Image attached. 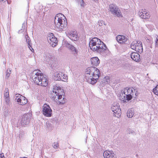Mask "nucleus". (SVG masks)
<instances>
[{"label": "nucleus", "mask_w": 158, "mask_h": 158, "mask_svg": "<svg viewBox=\"0 0 158 158\" xmlns=\"http://www.w3.org/2000/svg\"><path fill=\"white\" fill-rule=\"evenodd\" d=\"M93 1H98V0H93Z\"/></svg>", "instance_id": "42"}, {"label": "nucleus", "mask_w": 158, "mask_h": 158, "mask_svg": "<svg viewBox=\"0 0 158 158\" xmlns=\"http://www.w3.org/2000/svg\"><path fill=\"white\" fill-rule=\"evenodd\" d=\"M5 102L7 104H9L10 102L9 97H5Z\"/></svg>", "instance_id": "37"}, {"label": "nucleus", "mask_w": 158, "mask_h": 158, "mask_svg": "<svg viewBox=\"0 0 158 158\" xmlns=\"http://www.w3.org/2000/svg\"><path fill=\"white\" fill-rule=\"evenodd\" d=\"M89 46H96L100 45L102 47L104 45V44L99 39L97 38H94L90 40L89 43Z\"/></svg>", "instance_id": "12"}, {"label": "nucleus", "mask_w": 158, "mask_h": 158, "mask_svg": "<svg viewBox=\"0 0 158 158\" xmlns=\"http://www.w3.org/2000/svg\"><path fill=\"white\" fill-rule=\"evenodd\" d=\"M135 91L136 92L135 93V95L137 96L138 94L136 89L133 88H126L123 91H122V93L119 95L120 99L124 102H126V100L129 101L131 100L132 97H134V92Z\"/></svg>", "instance_id": "3"}, {"label": "nucleus", "mask_w": 158, "mask_h": 158, "mask_svg": "<svg viewBox=\"0 0 158 158\" xmlns=\"http://www.w3.org/2000/svg\"><path fill=\"white\" fill-rule=\"evenodd\" d=\"M66 35L71 40L74 41L78 40L79 38L77 32L75 31H72L70 32H68Z\"/></svg>", "instance_id": "14"}, {"label": "nucleus", "mask_w": 158, "mask_h": 158, "mask_svg": "<svg viewBox=\"0 0 158 158\" xmlns=\"http://www.w3.org/2000/svg\"><path fill=\"white\" fill-rule=\"evenodd\" d=\"M46 126L48 130H52V125L49 122L46 123Z\"/></svg>", "instance_id": "29"}, {"label": "nucleus", "mask_w": 158, "mask_h": 158, "mask_svg": "<svg viewBox=\"0 0 158 158\" xmlns=\"http://www.w3.org/2000/svg\"><path fill=\"white\" fill-rule=\"evenodd\" d=\"M0 158H5L3 153H2L0 154Z\"/></svg>", "instance_id": "40"}, {"label": "nucleus", "mask_w": 158, "mask_h": 158, "mask_svg": "<svg viewBox=\"0 0 158 158\" xmlns=\"http://www.w3.org/2000/svg\"><path fill=\"white\" fill-rule=\"evenodd\" d=\"M131 58L135 61H139L140 60V56L137 52H133L131 55Z\"/></svg>", "instance_id": "20"}, {"label": "nucleus", "mask_w": 158, "mask_h": 158, "mask_svg": "<svg viewBox=\"0 0 158 158\" xmlns=\"http://www.w3.org/2000/svg\"><path fill=\"white\" fill-rule=\"evenodd\" d=\"M155 47L156 48H158V36H157L156 38Z\"/></svg>", "instance_id": "35"}, {"label": "nucleus", "mask_w": 158, "mask_h": 158, "mask_svg": "<svg viewBox=\"0 0 158 158\" xmlns=\"http://www.w3.org/2000/svg\"><path fill=\"white\" fill-rule=\"evenodd\" d=\"M67 20H54L56 27L58 28L63 29L67 26L68 24Z\"/></svg>", "instance_id": "15"}, {"label": "nucleus", "mask_w": 158, "mask_h": 158, "mask_svg": "<svg viewBox=\"0 0 158 158\" xmlns=\"http://www.w3.org/2000/svg\"><path fill=\"white\" fill-rule=\"evenodd\" d=\"M131 48L132 49L140 53L143 51L142 44L140 41H135L133 42L131 44Z\"/></svg>", "instance_id": "5"}, {"label": "nucleus", "mask_w": 158, "mask_h": 158, "mask_svg": "<svg viewBox=\"0 0 158 158\" xmlns=\"http://www.w3.org/2000/svg\"><path fill=\"white\" fill-rule=\"evenodd\" d=\"M67 20L65 16L61 13L57 14L55 17V20Z\"/></svg>", "instance_id": "23"}, {"label": "nucleus", "mask_w": 158, "mask_h": 158, "mask_svg": "<svg viewBox=\"0 0 158 158\" xmlns=\"http://www.w3.org/2000/svg\"><path fill=\"white\" fill-rule=\"evenodd\" d=\"M139 16L142 19H149L150 17V15L149 13L145 11H143L139 13Z\"/></svg>", "instance_id": "21"}, {"label": "nucleus", "mask_w": 158, "mask_h": 158, "mask_svg": "<svg viewBox=\"0 0 158 158\" xmlns=\"http://www.w3.org/2000/svg\"><path fill=\"white\" fill-rule=\"evenodd\" d=\"M99 70L94 67H88L86 69L85 77L86 81L92 85L94 84L100 76Z\"/></svg>", "instance_id": "1"}, {"label": "nucleus", "mask_w": 158, "mask_h": 158, "mask_svg": "<svg viewBox=\"0 0 158 158\" xmlns=\"http://www.w3.org/2000/svg\"><path fill=\"white\" fill-rule=\"evenodd\" d=\"M103 155L105 158H116V156L113 152L105 151L104 152Z\"/></svg>", "instance_id": "19"}, {"label": "nucleus", "mask_w": 158, "mask_h": 158, "mask_svg": "<svg viewBox=\"0 0 158 158\" xmlns=\"http://www.w3.org/2000/svg\"><path fill=\"white\" fill-rule=\"evenodd\" d=\"M31 117V114L30 113L24 114L23 115L20 122L21 125L25 126L28 125L30 122Z\"/></svg>", "instance_id": "10"}, {"label": "nucleus", "mask_w": 158, "mask_h": 158, "mask_svg": "<svg viewBox=\"0 0 158 158\" xmlns=\"http://www.w3.org/2000/svg\"><path fill=\"white\" fill-rule=\"evenodd\" d=\"M89 47L92 50L96 52L100 53L103 52L106 50L107 47L106 45L104 44V45L102 46V47L100 45L96 46H89Z\"/></svg>", "instance_id": "11"}, {"label": "nucleus", "mask_w": 158, "mask_h": 158, "mask_svg": "<svg viewBox=\"0 0 158 158\" xmlns=\"http://www.w3.org/2000/svg\"><path fill=\"white\" fill-rule=\"evenodd\" d=\"M26 39L27 43L31 42V40H30V38L27 35H26Z\"/></svg>", "instance_id": "36"}, {"label": "nucleus", "mask_w": 158, "mask_h": 158, "mask_svg": "<svg viewBox=\"0 0 158 158\" xmlns=\"http://www.w3.org/2000/svg\"><path fill=\"white\" fill-rule=\"evenodd\" d=\"M109 9L111 13L115 16L119 17H122L119 9L116 5L114 4L110 5Z\"/></svg>", "instance_id": "6"}, {"label": "nucleus", "mask_w": 158, "mask_h": 158, "mask_svg": "<svg viewBox=\"0 0 158 158\" xmlns=\"http://www.w3.org/2000/svg\"><path fill=\"white\" fill-rule=\"evenodd\" d=\"M104 80L105 81H106L107 83H108L110 82V78L108 77H106L104 79Z\"/></svg>", "instance_id": "34"}, {"label": "nucleus", "mask_w": 158, "mask_h": 158, "mask_svg": "<svg viewBox=\"0 0 158 158\" xmlns=\"http://www.w3.org/2000/svg\"><path fill=\"white\" fill-rule=\"evenodd\" d=\"M131 64L129 63H126L124 65V69L125 70H130L131 69Z\"/></svg>", "instance_id": "25"}, {"label": "nucleus", "mask_w": 158, "mask_h": 158, "mask_svg": "<svg viewBox=\"0 0 158 158\" xmlns=\"http://www.w3.org/2000/svg\"><path fill=\"white\" fill-rule=\"evenodd\" d=\"M9 112L8 110H6L4 111V116H5L6 117L7 116Z\"/></svg>", "instance_id": "38"}, {"label": "nucleus", "mask_w": 158, "mask_h": 158, "mask_svg": "<svg viewBox=\"0 0 158 158\" xmlns=\"http://www.w3.org/2000/svg\"><path fill=\"white\" fill-rule=\"evenodd\" d=\"M43 114L45 116L50 117L51 116L52 110L49 106L46 104H44L42 107Z\"/></svg>", "instance_id": "7"}, {"label": "nucleus", "mask_w": 158, "mask_h": 158, "mask_svg": "<svg viewBox=\"0 0 158 158\" xmlns=\"http://www.w3.org/2000/svg\"><path fill=\"white\" fill-rule=\"evenodd\" d=\"M23 31L22 29H21L20 30H19L18 31V33H20L22 32Z\"/></svg>", "instance_id": "41"}, {"label": "nucleus", "mask_w": 158, "mask_h": 158, "mask_svg": "<svg viewBox=\"0 0 158 158\" xmlns=\"http://www.w3.org/2000/svg\"><path fill=\"white\" fill-rule=\"evenodd\" d=\"M47 39L48 42L52 46L54 47L57 45L58 40H57V39L53 35L52 33L48 34Z\"/></svg>", "instance_id": "8"}, {"label": "nucleus", "mask_w": 158, "mask_h": 158, "mask_svg": "<svg viewBox=\"0 0 158 158\" xmlns=\"http://www.w3.org/2000/svg\"><path fill=\"white\" fill-rule=\"evenodd\" d=\"M15 97H16L15 99L17 100V102L20 105H23L27 102V100L26 98L19 94H16Z\"/></svg>", "instance_id": "13"}, {"label": "nucleus", "mask_w": 158, "mask_h": 158, "mask_svg": "<svg viewBox=\"0 0 158 158\" xmlns=\"http://www.w3.org/2000/svg\"><path fill=\"white\" fill-rule=\"evenodd\" d=\"M11 71L10 69H8L7 70V71L6 74V77L7 78L9 77L11 73Z\"/></svg>", "instance_id": "32"}, {"label": "nucleus", "mask_w": 158, "mask_h": 158, "mask_svg": "<svg viewBox=\"0 0 158 158\" xmlns=\"http://www.w3.org/2000/svg\"><path fill=\"white\" fill-rule=\"evenodd\" d=\"M53 59V57L49 54L48 53L46 55L45 60L48 64H51V62L52 61Z\"/></svg>", "instance_id": "24"}, {"label": "nucleus", "mask_w": 158, "mask_h": 158, "mask_svg": "<svg viewBox=\"0 0 158 158\" xmlns=\"http://www.w3.org/2000/svg\"><path fill=\"white\" fill-rule=\"evenodd\" d=\"M58 143L57 142H54L52 145L53 148L56 149L58 148Z\"/></svg>", "instance_id": "33"}, {"label": "nucleus", "mask_w": 158, "mask_h": 158, "mask_svg": "<svg viewBox=\"0 0 158 158\" xmlns=\"http://www.w3.org/2000/svg\"><path fill=\"white\" fill-rule=\"evenodd\" d=\"M111 109L115 116L118 117L120 116L121 114V109L118 104H114L112 106Z\"/></svg>", "instance_id": "9"}, {"label": "nucleus", "mask_w": 158, "mask_h": 158, "mask_svg": "<svg viewBox=\"0 0 158 158\" xmlns=\"http://www.w3.org/2000/svg\"><path fill=\"white\" fill-rule=\"evenodd\" d=\"M77 2L78 4H80L81 6V7H84L86 5L85 3L84 0H78Z\"/></svg>", "instance_id": "27"}, {"label": "nucleus", "mask_w": 158, "mask_h": 158, "mask_svg": "<svg viewBox=\"0 0 158 158\" xmlns=\"http://www.w3.org/2000/svg\"><path fill=\"white\" fill-rule=\"evenodd\" d=\"M127 114L128 117L131 118L133 117L134 114L131 110H129L127 111Z\"/></svg>", "instance_id": "26"}, {"label": "nucleus", "mask_w": 158, "mask_h": 158, "mask_svg": "<svg viewBox=\"0 0 158 158\" xmlns=\"http://www.w3.org/2000/svg\"><path fill=\"white\" fill-rule=\"evenodd\" d=\"M117 42L121 44H126L128 40V38L124 35H118L116 37Z\"/></svg>", "instance_id": "17"}, {"label": "nucleus", "mask_w": 158, "mask_h": 158, "mask_svg": "<svg viewBox=\"0 0 158 158\" xmlns=\"http://www.w3.org/2000/svg\"><path fill=\"white\" fill-rule=\"evenodd\" d=\"M31 77L33 81L36 84L44 87L46 86L48 84L47 78L44 77L40 71L35 70L31 74Z\"/></svg>", "instance_id": "2"}, {"label": "nucleus", "mask_w": 158, "mask_h": 158, "mask_svg": "<svg viewBox=\"0 0 158 158\" xmlns=\"http://www.w3.org/2000/svg\"><path fill=\"white\" fill-rule=\"evenodd\" d=\"M66 46L67 47L71 50L74 56H76L77 55L79 51L76 48L68 43H66Z\"/></svg>", "instance_id": "18"}, {"label": "nucleus", "mask_w": 158, "mask_h": 158, "mask_svg": "<svg viewBox=\"0 0 158 158\" xmlns=\"http://www.w3.org/2000/svg\"><path fill=\"white\" fill-rule=\"evenodd\" d=\"M153 92L155 94L158 95V85L153 89Z\"/></svg>", "instance_id": "31"}, {"label": "nucleus", "mask_w": 158, "mask_h": 158, "mask_svg": "<svg viewBox=\"0 0 158 158\" xmlns=\"http://www.w3.org/2000/svg\"><path fill=\"white\" fill-rule=\"evenodd\" d=\"M54 79L56 81L62 80L64 81L63 79L66 80L67 79V76L62 72H57L55 73Z\"/></svg>", "instance_id": "16"}, {"label": "nucleus", "mask_w": 158, "mask_h": 158, "mask_svg": "<svg viewBox=\"0 0 158 158\" xmlns=\"http://www.w3.org/2000/svg\"><path fill=\"white\" fill-rule=\"evenodd\" d=\"M52 98L54 100H58L59 104H64L65 103L66 100L64 96L62 97L64 92L63 89H61L59 86H54L53 88Z\"/></svg>", "instance_id": "4"}, {"label": "nucleus", "mask_w": 158, "mask_h": 158, "mask_svg": "<svg viewBox=\"0 0 158 158\" xmlns=\"http://www.w3.org/2000/svg\"><path fill=\"white\" fill-rule=\"evenodd\" d=\"M91 64L94 66H97L100 63L99 59L97 57L92 58L91 59Z\"/></svg>", "instance_id": "22"}, {"label": "nucleus", "mask_w": 158, "mask_h": 158, "mask_svg": "<svg viewBox=\"0 0 158 158\" xmlns=\"http://www.w3.org/2000/svg\"><path fill=\"white\" fill-rule=\"evenodd\" d=\"M98 24L100 26H102L103 25H106V23L103 20H98Z\"/></svg>", "instance_id": "28"}, {"label": "nucleus", "mask_w": 158, "mask_h": 158, "mask_svg": "<svg viewBox=\"0 0 158 158\" xmlns=\"http://www.w3.org/2000/svg\"><path fill=\"white\" fill-rule=\"evenodd\" d=\"M5 97H9V92L8 89H6L5 91L4 94Z\"/></svg>", "instance_id": "30"}, {"label": "nucleus", "mask_w": 158, "mask_h": 158, "mask_svg": "<svg viewBox=\"0 0 158 158\" xmlns=\"http://www.w3.org/2000/svg\"><path fill=\"white\" fill-rule=\"evenodd\" d=\"M30 42L27 43V44H28V47H29V49H30V50H31V51H32V50H31V49L32 50H33V49L32 48V47H31V45L30 44Z\"/></svg>", "instance_id": "39"}]
</instances>
